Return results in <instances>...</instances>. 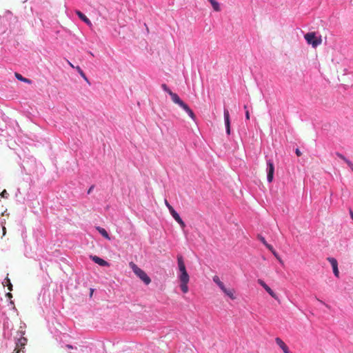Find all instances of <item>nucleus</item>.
Masks as SVG:
<instances>
[{"label": "nucleus", "mask_w": 353, "mask_h": 353, "mask_svg": "<svg viewBox=\"0 0 353 353\" xmlns=\"http://www.w3.org/2000/svg\"><path fill=\"white\" fill-rule=\"evenodd\" d=\"M304 37L307 43L312 45L313 48H316L321 42V39H318L314 32H307L305 34Z\"/></svg>", "instance_id": "obj_4"}, {"label": "nucleus", "mask_w": 353, "mask_h": 353, "mask_svg": "<svg viewBox=\"0 0 353 353\" xmlns=\"http://www.w3.org/2000/svg\"><path fill=\"white\" fill-rule=\"evenodd\" d=\"M223 116H224V122H225V132L228 135H230L231 133L230 118L229 111L225 108L224 109Z\"/></svg>", "instance_id": "obj_8"}, {"label": "nucleus", "mask_w": 353, "mask_h": 353, "mask_svg": "<svg viewBox=\"0 0 353 353\" xmlns=\"http://www.w3.org/2000/svg\"><path fill=\"white\" fill-rule=\"evenodd\" d=\"M317 300L322 304L325 305L326 307H328L327 305H326L324 302H323L322 301H320L319 299H317Z\"/></svg>", "instance_id": "obj_37"}, {"label": "nucleus", "mask_w": 353, "mask_h": 353, "mask_svg": "<svg viewBox=\"0 0 353 353\" xmlns=\"http://www.w3.org/2000/svg\"><path fill=\"white\" fill-rule=\"evenodd\" d=\"M181 108L189 115V117L192 120H195L196 117H195L194 112L190 109V108L186 103Z\"/></svg>", "instance_id": "obj_15"}, {"label": "nucleus", "mask_w": 353, "mask_h": 353, "mask_svg": "<svg viewBox=\"0 0 353 353\" xmlns=\"http://www.w3.org/2000/svg\"><path fill=\"white\" fill-rule=\"evenodd\" d=\"M245 117H246V119H250V114H249V112L248 111H246L245 112Z\"/></svg>", "instance_id": "obj_35"}, {"label": "nucleus", "mask_w": 353, "mask_h": 353, "mask_svg": "<svg viewBox=\"0 0 353 353\" xmlns=\"http://www.w3.org/2000/svg\"><path fill=\"white\" fill-rule=\"evenodd\" d=\"M130 267L131 268L133 272L139 277L145 285H148L151 282L150 278L148 274L140 268H139L135 263H130Z\"/></svg>", "instance_id": "obj_2"}, {"label": "nucleus", "mask_w": 353, "mask_h": 353, "mask_svg": "<svg viewBox=\"0 0 353 353\" xmlns=\"http://www.w3.org/2000/svg\"><path fill=\"white\" fill-rule=\"evenodd\" d=\"M97 230L99 232V234L103 236L105 239H108L110 240V237L109 236V234L108 233V232L103 228L101 227H97Z\"/></svg>", "instance_id": "obj_17"}, {"label": "nucleus", "mask_w": 353, "mask_h": 353, "mask_svg": "<svg viewBox=\"0 0 353 353\" xmlns=\"http://www.w3.org/2000/svg\"><path fill=\"white\" fill-rule=\"evenodd\" d=\"M295 152H296V155H297L298 157H300V156L301 155V151L299 150V148H296V149Z\"/></svg>", "instance_id": "obj_34"}, {"label": "nucleus", "mask_w": 353, "mask_h": 353, "mask_svg": "<svg viewBox=\"0 0 353 353\" xmlns=\"http://www.w3.org/2000/svg\"><path fill=\"white\" fill-rule=\"evenodd\" d=\"M258 238H259V239L260 240V241H261V243H263V245H265V247H266V248H267L270 251H273V246H272V245L269 244V243L266 241L265 239L263 236H262L259 235Z\"/></svg>", "instance_id": "obj_19"}, {"label": "nucleus", "mask_w": 353, "mask_h": 353, "mask_svg": "<svg viewBox=\"0 0 353 353\" xmlns=\"http://www.w3.org/2000/svg\"><path fill=\"white\" fill-rule=\"evenodd\" d=\"M276 343L279 346V347L283 350V353H292L286 344L282 341L279 337H276L275 339Z\"/></svg>", "instance_id": "obj_13"}, {"label": "nucleus", "mask_w": 353, "mask_h": 353, "mask_svg": "<svg viewBox=\"0 0 353 353\" xmlns=\"http://www.w3.org/2000/svg\"><path fill=\"white\" fill-rule=\"evenodd\" d=\"M10 124H12V125H15L16 126L19 127V126L17 125V123L15 121H10Z\"/></svg>", "instance_id": "obj_36"}, {"label": "nucleus", "mask_w": 353, "mask_h": 353, "mask_svg": "<svg viewBox=\"0 0 353 353\" xmlns=\"http://www.w3.org/2000/svg\"><path fill=\"white\" fill-rule=\"evenodd\" d=\"M161 88L164 92H165L168 94L170 93V92H172V90L168 88V86L165 83H163L161 85Z\"/></svg>", "instance_id": "obj_26"}, {"label": "nucleus", "mask_w": 353, "mask_h": 353, "mask_svg": "<svg viewBox=\"0 0 353 353\" xmlns=\"http://www.w3.org/2000/svg\"><path fill=\"white\" fill-rule=\"evenodd\" d=\"M213 281L219 287V288L222 290L225 287L222 281H221L219 277L218 276H214L213 277Z\"/></svg>", "instance_id": "obj_20"}, {"label": "nucleus", "mask_w": 353, "mask_h": 353, "mask_svg": "<svg viewBox=\"0 0 353 353\" xmlns=\"http://www.w3.org/2000/svg\"><path fill=\"white\" fill-rule=\"evenodd\" d=\"M7 296H12V294H11L10 292H8V293L7 294Z\"/></svg>", "instance_id": "obj_39"}, {"label": "nucleus", "mask_w": 353, "mask_h": 353, "mask_svg": "<svg viewBox=\"0 0 353 353\" xmlns=\"http://www.w3.org/2000/svg\"><path fill=\"white\" fill-rule=\"evenodd\" d=\"M257 283L260 285L273 299L275 300H278V296L276 293L265 283V282L262 279H258Z\"/></svg>", "instance_id": "obj_7"}, {"label": "nucleus", "mask_w": 353, "mask_h": 353, "mask_svg": "<svg viewBox=\"0 0 353 353\" xmlns=\"http://www.w3.org/2000/svg\"><path fill=\"white\" fill-rule=\"evenodd\" d=\"M68 63L72 68H75L74 66L70 61H68Z\"/></svg>", "instance_id": "obj_38"}, {"label": "nucleus", "mask_w": 353, "mask_h": 353, "mask_svg": "<svg viewBox=\"0 0 353 353\" xmlns=\"http://www.w3.org/2000/svg\"><path fill=\"white\" fill-rule=\"evenodd\" d=\"M15 77L20 81L27 83L28 84L31 83L32 82L30 79L23 77L21 74L19 73H15Z\"/></svg>", "instance_id": "obj_21"}, {"label": "nucleus", "mask_w": 353, "mask_h": 353, "mask_svg": "<svg viewBox=\"0 0 353 353\" xmlns=\"http://www.w3.org/2000/svg\"><path fill=\"white\" fill-rule=\"evenodd\" d=\"M222 291L232 300H234L236 296L234 295V291L232 289H227L225 287Z\"/></svg>", "instance_id": "obj_16"}, {"label": "nucleus", "mask_w": 353, "mask_h": 353, "mask_svg": "<svg viewBox=\"0 0 353 353\" xmlns=\"http://www.w3.org/2000/svg\"><path fill=\"white\" fill-rule=\"evenodd\" d=\"M24 333H25L24 331H20V338L18 339L16 342V346L17 347H20L21 349L24 348V346L26 345V344L27 343V339L22 336V335H23Z\"/></svg>", "instance_id": "obj_12"}, {"label": "nucleus", "mask_w": 353, "mask_h": 353, "mask_svg": "<svg viewBox=\"0 0 353 353\" xmlns=\"http://www.w3.org/2000/svg\"><path fill=\"white\" fill-rule=\"evenodd\" d=\"M91 260L94 262L95 263L98 264L100 266L102 267H106L109 265V263L108 261H105L104 259L96 256V255H91L90 256Z\"/></svg>", "instance_id": "obj_10"}, {"label": "nucleus", "mask_w": 353, "mask_h": 353, "mask_svg": "<svg viewBox=\"0 0 353 353\" xmlns=\"http://www.w3.org/2000/svg\"><path fill=\"white\" fill-rule=\"evenodd\" d=\"M336 156L339 158H340L341 159H342L343 161H344L346 163H347V161H350V159H348L343 154H341L339 152H336Z\"/></svg>", "instance_id": "obj_27"}, {"label": "nucleus", "mask_w": 353, "mask_h": 353, "mask_svg": "<svg viewBox=\"0 0 353 353\" xmlns=\"http://www.w3.org/2000/svg\"><path fill=\"white\" fill-rule=\"evenodd\" d=\"M177 263L179 267L178 278L180 282H185L190 281L189 274L186 270V268L183 261V258L181 255L177 256Z\"/></svg>", "instance_id": "obj_1"}, {"label": "nucleus", "mask_w": 353, "mask_h": 353, "mask_svg": "<svg viewBox=\"0 0 353 353\" xmlns=\"http://www.w3.org/2000/svg\"><path fill=\"white\" fill-rule=\"evenodd\" d=\"M36 161L34 158H31L29 159V161H23V163L21 164V168L23 172H24L26 174H31L32 172H34V168L30 165L31 163H35Z\"/></svg>", "instance_id": "obj_6"}, {"label": "nucleus", "mask_w": 353, "mask_h": 353, "mask_svg": "<svg viewBox=\"0 0 353 353\" xmlns=\"http://www.w3.org/2000/svg\"><path fill=\"white\" fill-rule=\"evenodd\" d=\"M2 284L3 285V286H7L10 291L12 290V283L10 282V280L8 277H6L3 280V281L2 282Z\"/></svg>", "instance_id": "obj_23"}, {"label": "nucleus", "mask_w": 353, "mask_h": 353, "mask_svg": "<svg viewBox=\"0 0 353 353\" xmlns=\"http://www.w3.org/2000/svg\"><path fill=\"white\" fill-rule=\"evenodd\" d=\"M212 5L213 9L216 12L221 10L220 3L216 0H208Z\"/></svg>", "instance_id": "obj_18"}, {"label": "nucleus", "mask_w": 353, "mask_h": 353, "mask_svg": "<svg viewBox=\"0 0 353 353\" xmlns=\"http://www.w3.org/2000/svg\"><path fill=\"white\" fill-rule=\"evenodd\" d=\"M165 205L169 210V212L173 219L182 227H185V224L183 219L181 218L179 213L174 209V208L170 204L167 199H165Z\"/></svg>", "instance_id": "obj_3"}, {"label": "nucleus", "mask_w": 353, "mask_h": 353, "mask_svg": "<svg viewBox=\"0 0 353 353\" xmlns=\"http://www.w3.org/2000/svg\"><path fill=\"white\" fill-rule=\"evenodd\" d=\"M77 71L78 72V73L81 75V77L87 82L90 84V82L88 81V79L87 78L85 74L84 73V72L81 70V68L79 67V66H77L75 67Z\"/></svg>", "instance_id": "obj_22"}, {"label": "nucleus", "mask_w": 353, "mask_h": 353, "mask_svg": "<svg viewBox=\"0 0 353 353\" xmlns=\"http://www.w3.org/2000/svg\"><path fill=\"white\" fill-rule=\"evenodd\" d=\"M332 270H333V273H334V276L336 277H339V271L338 266L332 268Z\"/></svg>", "instance_id": "obj_29"}, {"label": "nucleus", "mask_w": 353, "mask_h": 353, "mask_svg": "<svg viewBox=\"0 0 353 353\" xmlns=\"http://www.w3.org/2000/svg\"><path fill=\"white\" fill-rule=\"evenodd\" d=\"M4 127L5 128H3V126L0 127V130L2 132H5V134H3V136L8 135L9 137H13L14 135L15 130H13L11 128L10 124L8 125V126L7 124L6 123Z\"/></svg>", "instance_id": "obj_11"}, {"label": "nucleus", "mask_w": 353, "mask_h": 353, "mask_svg": "<svg viewBox=\"0 0 353 353\" xmlns=\"http://www.w3.org/2000/svg\"><path fill=\"white\" fill-rule=\"evenodd\" d=\"M66 347L68 348V349H71V350H74L75 351H73V352H71V353H77L76 352L77 351V348L75 347H74L72 345H67Z\"/></svg>", "instance_id": "obj_32"}, {"label": "nucleus", "mask_w": 353, "mask_h": 353, "mask_svg": "<svg viewBox=\"0 0 353 353\" xmlns=\"http://www.w3.org/2000/svg\"><path fill=\"white\" fill-rule=\"evenodd\" d=\"M188 282L189 281H185V283L181 282V283H180L181 290L183 293H187L188 291Z\"/></svg>", "instance_id": "obj_24"}, {"label": "nucleus", "mask_w": 353, "mask_h": 353, "mask_svg": "<svg viewBox=\"0 0 353 353\" xmlns=\"http://www.w3.org/2000/svg\"><path fill=\"white\" fill-rule=\"evenodd\" d=\"M75 14L78 16V17L83 21L85 23H86L88 26H91L92 23L90 20L80 10H77L75 11Z\"/></svg>", "instance_id": "obj_14"}, {"label": "nucleus", "mask_w": 353, "mask_h": 353, "mask_svg": "<svg viewBox=\"0 0 353 353\" xmlns=\"http://www.w3.org/2000/svg\"><path fill=\"white\" fill-rule=\"evenodd\" d=\"M266 163H267V168H266L267 181L269 183H271L274 179V164L273 161L270 159H267Z\"/></svg>", "instance_id": "obj_5"}, {"label": "nucleus", "mask_w": 353, "mask_h": 353, "mask_svg": "<svg viewBox=\"0 0 353 353\" xmlns=\"http://www.w3.org/2000/svg\"><path fill=\"white\" fill-rule=\"evenodd\" d=\"M271 252L273 254V255L280 261L281 262V258L278 253L276 252V250L273 248V251H271Z\"/></svg>", "instance_id": "obj_30"}, {"label": "nucleus", "mask_w": 353, "mask_h": 353, "mask_svg": "<svg viewBox=\"0 0 353 353\" xmlns=\"http://www.w3.org/2000/svg\"><path fill=\"white\" fill-rule=\"evenodd\" d=\"M1 197L4 199H8L9 196V194L7 192L6 190H3L0 194Z\"/></svg>", "instance_id": "obj_28"}, {"label": "nucleus", "mask_w": 353, "mask_h": 353, "mask_svg": "<svg viewBox=\"0 0 353 353\" xmlns=\"http://www.w3.org/2000/svg\"><path fill=\"white\" fill-rule=\"evenodd\" d=\"M327 261L330 262L332 268L338 266V262L336 259H334L333 257H328Z\"/></svg>", "instance_id": "obj_25"}, {"label": "nucleus", "mask_w": 353, "mask_h": 353, "mask_svg": "<svg viewBox=\"0 0 353 353\" xmlns=\"http://www.w3.org/2000/svg\"><path fill=\"white\" fill-rule=\"evenodd\" d=\"M347 165L350 168V170L353 172V163L350 160L347 161Z\"/></svg>", "instance_id": "obj_31"}, {"label": "nucleus", "mask_w": 353, "mask_h": 353, "mask_svg": "<svg viewBox=\"0 0 353 353\" xmlns=\"http://www.w3.org/2000/svg\"><path fill=\"white\" fill-rule=\"evenodd\" d=\"M169 95L170 96L172 101L174 103L177 104L179 107L182 108L185 104V103L181 99L176 93H174L172 91Z\"/></svg>", "instance_id": "obj_9"}, {"label": "nucleus", "mask_w": 353, "mask_h": 353, "mask_svg": "<svg viewBox=\"0 0 353 353\" xmlns=\"http://www.w3.org/2000/svg\"><path fill=\"white\" fill-rule=\"evenodd\" d=\"M94 185H91V186L89 188V189L88 190L87 194H90L92 192V190H94Z\"/></svg>", "instance_id": "obj_33"}]
</instances>
